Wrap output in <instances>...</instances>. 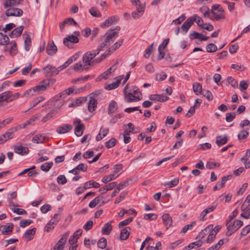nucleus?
I'll use <instances>...</instances> for the list:
<instances>
[{
	"mask_svg": "<svg viewBox=\"0 0 250 250\" xmlns=\"http://www.w3.org/2000/svg\"><path fill=\"white\" fill-rule=\"evenodd\" d=\"M88 104V109L89 111L92 112L94 111L97 107V100L94 98H90Z\"/></svg>",
	"mask_w": 250,
	"mask_h": 250,
	"instance_id": "30",
	"label": "nucleus"
},
{
	"mask_svg": "<svg viewBox=\"0 0 250 250\" xmlns=\"http://www.w3.org/2000/svg\"><path fill=\"white\" fill-rule=\"evenodd\" d=\"M36 91L34 87L26 90L24 93L21 95V97H31L33 96L36 93Z\"/></svg>",
	"mask_w": 250,
	"mask_h": 250,
	"instance_id": "42",
	"label": "nucleus"
},
{
	"mask_svg": "<svg viewBox=\"0 0 250 250\" xmlns=\"http://www.w3.org/2000/svg\"><path fill=\"white\" fill-rule=\"evenodd\" d=\"M216 208V206H212L210 207L207 208L206 209H205L200 214V220L202 221H204L206 219V215L211 212L213 211Z\"/></svg>",
	"mask_w": 250,
	"mask_h": 250,
	"instance_id": "29",
	"label": "nucleus"
},
{
	"mask_svg": "<svg viewBox=\"0 0 250 250\" xmlns=\"http://www.w3.org/2000/svg\"><path fill=\"white\" fill-rule=\"evenodd\" d=\"M193 90L196 95H199L202 91V85L198 83H194L193 84Z\"/></svg>",
	"mask_w": 250,
	"mask_h": 250,
	"instance_id": "39",
	"label": "nucleus"
},
{
	"mask_svg": "<svg viewBox=\"0 0 250 250\" xmlns=\"http://www.w3.org/2000/svg\"><path fill=\"white\" fill-rule=\"evenodd\" d=\"M68 64L69 63H63V65L60 66L57 68H56V67L52 66L51 65V69L50 70V76L58 74L60 71L66 67L68 66Z\"/></svg>",
	"mask_w": 250,
	"mask_h": 250,
	"instance_id": "32",
	"label": "nucleus"
},
{
	"mask_svg": "<svg viewBox=\"0 0 250 250\" xmlns=\"http://www.w3.org/2000/svg\"><path fill=\"white\" fill-rule=\"evenodd\" d=\"M124 78V75H121L119 77H116V81L106 85L105 87V89L107 90H111L117 88L119 86V84L121 83V81H122V79H123Z\"/></svg>",
	"mask_w": 250,
	"mask_h": 250,
	"instance_id": "9",
	"label": "nucleus"
},
{
	"mask_svg": "<svg viewBox=\"0 0 250 250\" xmlns=\"http://www.w3.org/2000/svg\"><path fill=\"white\" fill-rule=\"evenodd\" d=\"M162 221L164 225L166 226L167 229L172 226V219L171 216L168 213H165L162 215Z\"/></svg>",
	"mask_w": 250,
	"mask_h": 250,
	"instance_id": "10",
	"label": "nucleus"
},
{
	"mask_svg": "<svg viewBox=\"0 0 250 250\" xmlns=\"http://www.w3.org/2000/svg\"><path fill=\"white\" fill-rule=\"evenodd\" d=\"M198 240L197 241L192 242L190 243L188 245V247L189 249H192L195 248H199L202 245V240L198 239Z\"/></svg>",
	"mask_w": 250,
	"mask_h": 250,
	"instance_id": "43",
	"label": "nucleus"
},
{
	"mask_svg": "<svg viewBox=\"0 0 250 250\" xmlns=\"http://www.w3.org/2000/svg\"><path fill=\"white\" fill-rule=\"evenodd\" d=\"M46 51L49 55H53L57 52V47L53 41L48 43L46 46Z\"/></svg>",
	"mask_w": 250,
	"mask_h": 250,
	"instance_id": "14",
	"label": "nucleus"
},
{
	"mask_svg": "<svg viewBox=\"0 0 250 250\" xmlns=\"http://www.w3.org/2000/svg\"><path fill=\"white\" fill-rule=\"evenodd\" d=\"M149 99L160 102H164L167 101L169 99V97L164 95L152 94L149 96Z\"/></svg>",
	"mask_w": 250,
	"mask_h": 250,
	"instance_id": "12",
	"label": "nucleus"
},
{
	"mask_svg": "<svg viewBox=\"0 0 250 250\" xmlns=\"http://www.w3.org/2000/svg\"><path fill=\"white\" fill-rule=\"evenodd\" d=\"M191 19H195V20L194 21H196L197 24L201 28H202V27L203 26V21L201 17L198 16L196 15H194L193 16L191 17Z\"/></svg>",
	"mask_w": 250,
	"mask_h": 250,
	"instance_id": "52",
	"label": "nucleus"
},
{
	"mask_svg": "<svg viewBox=\"0 0 250 250\" xmlns=\"http://www.w3.org/2000/svg\"><path fill=\"white\" fill-rule=\"evenodd\" d=\"M70 234L69 231L65 232L55 245L53 250H63L67 239Z\"/></svg>",
	"mask_w": 250,
	"mask_h": 250,
	"instance_id": "3",
	"label": "nucleus"
},
{
	"mask_svg": "<svg viewBox=\"0 0 250 250\" xmlns=\"http://www.w3.org/2000/svg\"><path fill=\"white\" fill-rule=\"evenodd\" d=\"M36 230V228H33L31 229L27 230L25 232V237L27 241H30L33 239Z\"/></svg>",
	"mask_w": 250,
	"mask_h": 250,
	"instance_id": "36",
	"label": "nucleus"
},
{
	"mask_svg": "<svg viewBox=\"0 0 250 250\" xmlns=\"http://www.w3.org/2000/svg\"><path fill=\"white\" fill-rule=\"evenodd\" d=\"M94 63H75L74 70L78 72L87 70L94 66Z\"/></svg>",
	"mask_w": 250,
	"mask_h": 250,
	"instance_id": "6",
	"label": "nucleus"
},
{
	"mask_svg": "<svg viewBox=\"0 0 250 250\" xmlns=\"http://www.w3.org/2000/svg\"><path fill=\"white\" fill-rule=\"evenodd\" d=\"M22 0H5L3 3L5 8H8L9 7H15L20 4Z\"/></svg>",
	"mask_w": 250,
	"mask_h": 250,
	"instance_id": "22",
	"label": "nucleus"
},
{
	"mask_svg": "<svg viewBox=\"0 0 250 250\" xmlns=\"http://www.w3.org/2000/svg\"><path fill=\"white\" fill-rule=\"evenodd\" d=\"M117 68V66L116 63L113 64L112 66H111L109 68H108L106 71H104L103 73H102V77H104V79H107L109 78V75L111 74L112 72L115 71Z\"/></svg>",
	"mask_w": 250,
	"mask_h": 250,
	"instance_id": "28",
	"label": "nucleus"
},
{
	"mask_svg": "<svg viewBox=\"0 0 250 250\" xmlns=\"http://www.w3.org/2000/svg\"><path fill=\"white\" fill-rule=\"evenodd\" d=\"M87 101V98L85 97H80L77 99L75 101L71 104L74 106H79L81 104Z\"/></svg>",
	"mask_w": 250,
	"mask_h": 250,
	"instance_id": "48",
	"label": "nucleus"
},
{
	"mask_svg": "<svg viewBox=\"0 0 250 250\" xmlns=\"http://www.w3.org/2000/svg\"><path fill=\"white\" fill-rule=\"evenodd\" d=\"M120 175V174L116 175L115 174H112L109 175H106L102 178V182L104 183H107L108 182L114 180Z\"/></svg>",
	"mask_w": 250,
	"mask_h": 250,
	"instance_id": "38",
	"label": "nucleus"
},
{
	"mask_svg": "<svg viewBox=\"0 0 250 250\" xmlns=\"http://www.w3.org/2000/svg\"><path fill=\"white\" fill-rule=\"evenodd\" d=\"M112 229V227L110 223L108 222L102 228V232L103 234L108 235Z\"/></svg>",
	"mask_w": 250,
	"mask_h": 250,
	"instance_id": "37",
	"label": "nucleus"
},
{
	"mask_svg": "<svg viewBox=\"0 0 250 250\" xmlns=\"http://www.w3.org/2000/svg\"><path fill=\"white\" fill-rule=\"evenodd\" d=\"M228 141V138L227 136L222 137V136H217L216 137V144L220 146L222 145L226 144Z\"/></svg>",
	"mask_w": 250,
	"mask_h": 250,
	"instance_id": "34",
	"label": "nucleus"
},
{
	"mask_svg": "<svg viewBox=\"0 0 250 250\" xmlns=\"http://www.w3.org/2000/svg\"><path fill=\"white\" fill-rule=\"evenodd\" d=\"M231 67L236 70L240 71H243L245 69V67L241 64L238 65V63H232Z\"/></svg>",
	"mask_w": 250,
	"mask_h": 250,
	"instance_id": "63",
	"label": "nucleus"
},
{
	"mask_svg": "<svg viewBox=\"0 0 250 250\" xmlns=\"http://www.w3.org/2000/svg\"><path fill=\"white\" fill-rule=\"evenodd\" d=\"M129 230H130V227H126L121 230L120 234V238L121 240H125L128 238L129 235Z\"/></svg>",
	"mask_w": 250,
	"mask_h": 250,
	"instance_id": "33",
	"label": "nucleus"
},
{
	"mask_svg": "<svg viewBox=\"0 0 250 250\" xmlns=\"http://www.w3.org/2000/svg\"><path fill=\"white\" fill-rule=\"evenodd\" d=\"M213 228L212 225H209L207 227L204 229L202 230L198 234L196 237V239H199L201 240L205 237L206 235L208 234L209 232L212 230Z\"/></svg>",
	"mask_w": 250,
	"mask_h": 250,
	"instance_id": "19",
	"label": "nucleus"
},
{
	"mask_svg": "<svg viewBox=\"0 0 250 250\" xmlns=\"http://www.w3.org/2000/svg\"><path fill=\"white\" fill-rule=\"evenodd\" d=\"M216 236V234L215 233H213L212 232V230H211V231L208 234V237L206 240V242L207 243H212L213 240H214Z\"/></svg>",
	"mask_w": 250,
	"mask_h": 250,
	"instance_id": "58",
	"label": "nucleus"
},
{
	"mask_svg": "<svg viewBox=\"0 0 250 250\" xmlns=\"http://www.w3.org/2000/svg\"><path fill=\"white\" fill-rule=\"evenodd\" d=\"M203 95L209 101H211L213 99V95L209 90H203Z\"/></svg>",
	"mask_w": 250,
	"mask_h": 250,
	"instance_id": "62",
	"label": "nucleus"
},
{
	"mask_svg": "<svg viewBox=\"0 0 250 250\" xmlns=\"http://www.w3.org/2000/svg\"><path fill=\"white\" fill-rule=\"evenodd\" d=\"M154 44V42L152 43L145 50V54L144 55V57L146 58H149L150 55L151 54L153 50Z\"/></svg>",
	"mask_w": 250,
	"mask_h": 250,
	"instance_id": "50",
	"label": "nucleus"
},
{
	"mask_svg": "<svg viewBox=\"0 0 250 250\" xmlns=\"http://www.w3.org/2000/svg\"><path fill=\"white\" fill-rule=\"evenodd\" d=\"M85 188L87 189L89 188L92 186L95 188H98L100 187V184L96 182L93 180H90L85 183H84Z\"/></svg>",
	"mask_w": 250,
	"mask_h": 250,
	"instance_id": "40",
	"label": "nucleus"
},
{
	"mask_svg": "<svg viewBox=\"0 0 250 250\" xmlns=\"http://www.w3.org/2000/svg\"><path fill=\"white\" fill-rule=\"evenodd\" d=\"M243 223L242 221L237 220L233 224L230 220H228L226 223V226L228 231L226 232V236H230L234 232L237 231L241 226Z\"/></svg>",
	"mask_w": 250,
	"mask_h": 250,
	"instance_id": "2",
	"label": "nucleus"
},
{
	"mask_svg": "<svg viewBox=\"0 0 250 250\" xmlns=\"http://www.w3.org/2000/svg\"><path fill=\"white\" fill-rule=\"evenodd\" d=\"M119 18L117 16H111L109 17L105 21L101 24V27L104 28V27H108L114 22H117L119 21Z\"/></svg>",
	"mask_w": 250,
	"mask_h": 250,
	"instance_id": "16",
	"label": "nucleus"
},
{
	"mask_svg": "<svg viewBox=\"0 0 250 250\" xmlns=\"http://www.w3.org/2000/svg\"><path fill=\"white\" fill-rule=\"evenodd\" d=\"M131 2L134 5L136 6V11H141L143 14L145 9V5L143 4L139 0H131Z\"/></svg>",
	"mask_w": 250,
	"mask_h": 250,
	"instance_id": "24",
	"label": "nucleus"
},
{
	"mask_svg": "<svg viewBox=\"0 0 250 250\" xmlns=\"http://www.w3.org/2000/svg\"><path fill=\"white\" fill-rule=\"evenodd\" d=\"M101 49L97 48L96 50L87 52L83 55V62H90V61L98 55Z\"/></svg>",
	"mask_w": 250,
	"mask_h": 250,
	"instance_id": "4",
	"label": "nucleus"
},
{
	"mask_svg": "<svg viewBox=\"0 0 250 250\" xmlns=\"http://www.w3.org/2000/svg\"><path fill=\"white\" fill-rule=\"evenodd\" d=\"M11 91H7L0 94V103L5 102L9 103L12 102L11 100Z\"/></svg>",
	"mask_w": 250,
	"mask_h": 250,
	"instance_id": "17",
	"label": "nucleus"
},
{
	"mask_svg": "<svg viewBox=\"0 0 250 250\" xmlns=\"http://www.w3.org/2000/svg\"><path fill=\"white\" fill-rule=\"evenodd\" d=\"M89 13L92 16L95 17H100L101 16V14L100 11L95 7H92L89 9Z\"/></svg>",
	"mask_w": 250,
	"mask_h": 250,
	"instance_id": "51",
	"label": "nucleus"
},
{
	"mask_svg": "<svg viewBox=\"0 0 250 250\" xmlns=\"http://www.w3.org/2000/svg\"><path fill=\"white\" fill-rule=\"evenodd\" d=\"M57 182L60 185H64L67 182V179L63 175H60L57 177Z\"/></svg>",
	"mask_w": 250,
	"mask_h": 250,
	"instance_id": "60",
	"label": "nucleus"
},
{
	"mask_svg": "<svg viewBox=\"0 0 250 250\" xmlns=\"http://www.w3.org/2000/svg\"><path fill=\"white\" fill-rule=\"evenodd\" d=\"M6 9L5 14L7 17H19L21 16L23 14V11L21 9L15 8L14 7H9Z\"/></svg>",
	"mask_w": 250,
	"mask_h": 250,
	"instance_id": "5",
	"label": "nucleus"
},
{
	"mask_svg": "<svg viewBox=\"0 0 250 250\" xmlns=\"http://www.w3.org/2000/svg\"><path fill=\"white\" fill-rule=\"evenodd\" d=\"M116 139L113 138L109 140L108 141L105 142V146L108 148H111L116 145Z\"/></svg>",
	"mask_w": 250,
	"mask_h": 250,
	"instance_id": "53",
	"label": "nucleus"
},
{
	"mask_svg": "<svg viewBox=\"0 0 250 250\" xmlns=\"http://www.w3.org/2000/svg\"><path fill=\"white\" fill-rule=\"evenodd\" d=\"M79 39L76 36L70 35L68 36L63 39V43L65 45L69 46V43H77L79 42Z\"/></svg>",
	"mask_w": 250,
	"mask_h": 250,
	"instance_id": "15",
	"label": "nucleus"
},
{
	"mask_svg": "<svg viewBox=\"0 0 250 250\" xmlns=\"http://www.w3.org/2000/svg\"><path fill=\"white\" fill-rule=\"evenodd\" d=\"M116 186V182H111L109 184L99 189V191L101 193H104L106 191L112 189Z\"/></svg>",
	"mask_w": 250,
	"mask_h": 250,
	"instance_id": "31",
	"label": "nucleus"
},
{
	"mask_svg": "<svg viewBox=\"0 0 250 250\" xmlns=\"http://www.w3.org/2000/svg\"><path fill=\"white\" fill-rule=\"evenodd\" d=\"M13 228L12 223L7 224L4 226H0V231L4 235H8L12 232Z\"/></svg>",
	"mask_w": 250,
	"mask_h": 250,
	"instance_id": "11",
	"label": "nucleus"
},
{
	"mask_svg": "<svg viewBox=\"0 0 250 250\" xmlns=\"http://www.w3.org/2000/svg\"><path fill=\"white\" fill-rule=\"evenodd\" d=\"M47 85H45V83H43V81L40 83V84L34 87L36 92L43 91L47 89Z\"/></svg>",
	"mask_w": 250,
	"mask_h": 250,
	"instance_id": "44",
	"label": "nucleus"
},
{
	"mask_svg": "<svg viewBox=\"0 0 250 250\" xmlns=\"http://www.w3.org/2000/svg\"><path fill=\"white\" fill-rule=\"evenodd\" d=\"M124 93L127 103L137 102L142 99V93L139 89L136 87L130 88L127 84L125 87Z\"/></svg>",
	"mask_w": 250,
	"mask_h": 250,
	"instance_id": "1",
	"label": "nucleus"
},
{
	"mask_svg": "<svg viewBox=\"0 0 250 250\" xmlns=\"http://www.w3.org/2000/svg\"><path fill=\"white\" fill-rule=\"evenodd\" d=\"M235 117V114L234 112L228 113L226 114V120L227 122H230Z\"/></svg>",
	"mask_w": 250,
	"mask_h": 250,
	"instance_id": "64",
	"label": "nucleus"
},
{
	"mask_svg": "<svg viewBox=\"0 0 250 250\" xmlns=\"http://www.w3.org/2000/svg\"><path fill=\"white\" fill-rule=\"evenodd\" d=\"M179 183V179L177 178H174L172 180H171L170 182H168L167 183H166L164 184V186H167L168 188H172L178 185Z\"/></svg>",
	"mask_w": 250,
	"mask_h": 250,
	"instance_id": "49",
	"label": "nucleus"
},
{
	"mask_svg": "<svg viewBox=\"0 0 250 250\" xmlns=\"http://www.w3.org/2000/svg\"><path fill=\"white\" fill-rule=\"evenodd\" d=\"M48 138L43 134H38L33 137L32 141L34 143L42 144Z\"/></svg>",
	"mask_w": 250,
	"mask_h": 250,
	"instance_id": "13",
	"label": "nucleus"
},
{
	"mask_svg": "<svg viewBox=\"0 0 250 250\" xmlns=\"http://www.w3.org/2000/svg\"><path fill=\"white\" fill-rule=\"evenodd\" d=\"M71 125H63L57 127L56 131L59 134H63L69 132L72 129Z\"/></svg>",
	"mask_w": 250,
	"mask_h": 250,
	"instance_id": "18",
	"label": "nucleus"
},
{
	"mask_svg": "<svg viewBox=\"0 0 250 250\" xmlns=\"http://www.w3.org/2000/svg\"><path fill=\"white\" fill-rule=\"evenodd\" d=\"M14 152L21 155L26 154L28 153L29 150L27 147L22 146H15L14 147Z\"/></svg>",
	"mask_w": 250,
	"mask_h": 250,
	"instance_id": "23",
	"label": "nucleus"
},
{
	"mask_svg": "<svg viewBox=\"0 0 250 250\" xmlns=\"http://www.w3.org/2000/svg\"><path fill=\"white\" fill-rule=\"evenodd\" d=\"M81 52H78L75 53L72 57L69 58L67 61H66L65 62H73L77 61L78 59L79 58L80 56Z\"/></svg>",
	"mask_w": 250,
	"mask_h": 250,
	"instance_id": "55",
	"label": "nucleus"
},
{
	"mask_svg": "<svg viewBox=\"0 0 250 250\" xmlns=\"http://www.w3.org/2000/svg\"><path fill=\"white\" fill-rule=\"evenodd\" d=\"M76 126L75 128V134L76 136L80 137L83 135V130L84 128V125L83 123H81L80 119H77L74 122Z\"/></svg>",
	"mask_w": 250,
	"mask_h": 250,
	"instance_id": "7",
	"label": "nucleus"
},
{
	"mask_svg": "<svg viewBox=\"0 0 250 250\" xmlns=\"http://www.w3.org/2000/svg\"><path fill=\"white\" fill-rule=\"evenodd\" d=\"M206 50L208 52H214L217 50V47L213 43H209L206 46Z\"/></svg>",
	"mask_w": 250,
	"mask_h": 250,
	"instance_id": "54",
	"label": "nucleus"
},
{
	"mask_svg": "<svg viewBox=\"0 0 250 250\" xmlns=\"http://www.w3.org/2000/svg\"><path fill=\"white\" fill-rule=\"evenodd\" d=\"M97 245L98 247L101 249H105L107 245L106 239L104 237L101 238L98 241Z\"/></svg>",
	"mask_w": 250,
	"mask_h": 250,
	"instance_id": "45",
	"label": "nucleus"
},
{
	"mask_svg": "<svg viewBox=\"0 0 250 250\" xmlns=\"http://www.w3.org/2000/svg\"><path fill=\"white\" fill-rule=\"evenodd\" d=\"M23 28L24 26L23 25L20 26V27L15 28L9 35V37H10L12 38L20 37L22 32Z\"/></svg>",
	"mask_w": 250,
	"mask_h": 250,
	"instance_id": "25",
	"label": "nucleus"
},
{
	"mask_svg": "<svg viewBox=\"0 0 250 250\" xmlns=\"http://www.w3.org/2000/svg\"><path fill=\"white\" fill-rule=\"evenodd\" d=\"M133 219V218L131 217H129L128 218L121 222L119 224V228H121L123 226H126L128 224H129L132 221Z\"/></svg>",
	"mask_w": 250,
	"mask_h": 250,
	"instance_id": "59",
	"label": "nucleus"
},
{
	"mask_svg": "<svg viewBox=\"0 0 250 250\" xmlns=\"http://www.w3.org/2000/svg\"><path fill=\"white\" fill-rule=\"evenodd\" d=\"M241 210L243 212L241 214V216L245 219L250 218V208H248L247 205L243 204L241 207Z\"/></svg>",
	"mask_w": 250,
	"mask_h": 250,
	"instance_id": "21",
	"label": "nucleus"
},
{
	"mask_svg": "<svg viewBox=\"0 0 250 250\" xmlns=\"http://www.w3.org/2000/svg\"><path fill=\"white\" fill-rule=\"evenodd\" d=\"M157 218V215L154 213H147L144 216V219L147 220H155Z\"/></svg>",
	"mask_w": 250,
	"mask_h": 250,
	"instance_id": "56",
	"label": "nucleus"
},
{
	"mask_svg": "<svg viewBox=\"0 0 250 250\" xmlns=\"http://www.w3.org/2000/svg\"><path fill=\"white\" fill-rule=\"evenodd\" d=\"M118 108V105L117 103L114 100L111 101L108 107V114L110 115L115 113Z\"/></svg>",
	"mask_w": 250,
	"mask_h": 250,
	"instance_id": "26",
	"label": "nucleus"
},
{
	"mask_svg": "<svg viewBox=\"0 0 250 250\" xmlns=\"http://www.w3.org/2000/svg\"><path fill=\"white\" fill-rule=\"evenodd\" d=\"M195 20V19H191V17L188 18L182 25L181 29L187 33L193 24Z\"/></svg>",
	"mask_w": 250,
	"mask_h": 250,
	"instance_id": "20",
	"label": "nucleus"
},
{
	"mask_svg": "<svg viewBox=\"0 0 250 250\" xmlns=\"http://www.w3.org/2000/svg\"><path fill=\"white\" fill-rule=\"evenodd\" d=\"M103 199V197L98 196L95 197L92 201L89 204V207L90 208H94L97 205H98Z\"/></svg>",
	"mask_w": 250,
	"mask_h": 250,
	"instance_id": "41",
	"label": "nucleus"
},
{
	"mask_svg": "<svg viewBox=\"0 0 250 250\" xmlns=\"http://www.w3.org/2000/svg\"><path fill=\"white\" fill-rule=\"evenodd\" d=\"M227 81L234 88L237 87L238 86L237 82L233 79L232 77H228Z\"/></svg>",
	"mask_w": 250,
	"mask_h": 250,
	"instance_id": "61",
	"label": "nucleus"
},
{
	"mask_svg": "<svg viewBox=\"0 0 250 250\" xmlns=\"http://www.w3.org/2000/svg\"><path fill=\"white\" fill-rule=\"evenodd\" d=\"M105 35L106 37L104 41L105 42V43H107L108 45H109L114 41L116 38L118 37V33L116 31L110 32L108 30L105 33Z\"/></svg>",
	"mask_w": 250,
	"mask_h": 250,
	"instance_id": "8",
	"label": "nucleus"
},
{
	"mask_svg": "<svg viewBox=\"0 0 250 250\" xmlns=\"http://www.w3.org/2000/svg\"><path fill=\"white\" fill-rule=\"evenodd\" d=\"M212 17L210 18L212 20L219 21L221 19H225V15L223 13V10L219 9L218 12L211 11Z\"/></svg>",
	"mask_w": 250,
	"mask_h": 250,
	"instance_id": "27",
	"label": "nucleus"
},
{
	"mask_svg": "<svg viewBox=\"0 0 250 250\" xmlns=\"http://www.w3.org/2000/svg\"><path fill=\"white\" fill-rule=\"evenodd\" d=\"M53 162H50L48 163H45L42 165L41 167V169L43 171L47 172L49 170L51 167H52Z\"/></svg>",
	"mask_w": 250,
	"mask_h": 250,
	"instance_id": "47",
	"label": "nucleus"
},
{
	"mask_svg": "<svg viewBox=\"0 0 250 250\" xmlns=\"http://www.w3.org/2000/svg\"><path fill=\"white\" fill-rule=\"evenodd\" d=\"M24 39V48L26 51H29L31 45V40L29 35H23Z\"/></svg>",
	"mask_w": 250,
	"mask_h": 250,
	"instance_id": "35",
	"label": "nucleus"
},
{
	"mask_svg": "<svg viewBox=\"0 0 250 250\" xmlns=\"http://www.w3.org/2000/svg\"><path fill=\"white\" fill-rule=\"evenodd\" d=\"M33 223V221L30 219L22 220L20 222V226L21 228H24Z\"/></svg>",
	"mask_w": 250,
	"mask_h": 250,
	"instance_id": "57",
	"label": "nucleus"
},
{
	"mask_svg": "<svg viewBox=\"0 0 250 250\" xmlns=\"http://www.w3.org/2000/svg\"><path fill=\"white\" fill-rule=\"evenodd\" d=\"M249 134V132L247 130H241L238 135V138L239 140L246 139L247 138Z\"/></svg>",
	"mask_w": 250,
	"mask_h": 250,
	"instance_id": "46",
	"label": "nucleus"
}]
</instances>
